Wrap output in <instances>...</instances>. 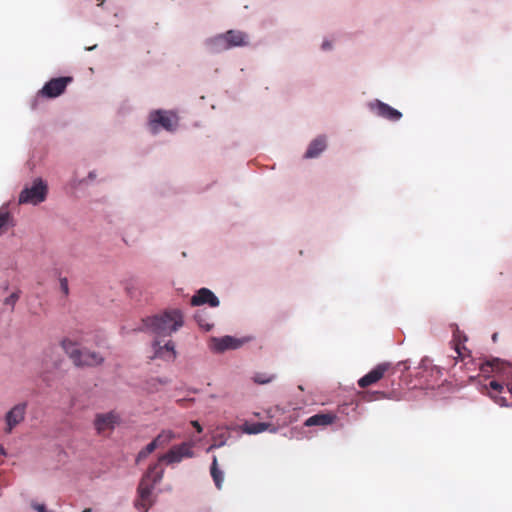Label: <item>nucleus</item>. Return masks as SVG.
<instances>
[{
  "mask_svg": "<svg viewBox=\"0 0 512 512\" xmlns=\"http://www.w3.org/2000/svg\"><path fill=\"white\" fill-rule=\"evenodd\" d=\"M192 448L193 443L191 442H183L179 445H175L167 453L161 455L157 463L149 466L137 489V499L134 503L137 510L148 512L149 508L154 503L152 491L164 475V469L160 467V463L165 462L167 465H170L179 463L184 458H192L194 457Z\"/></svg>",
  "mask_w": 512,
  "mask_h": 512,
  "instance_id": "1",
  "label": "nucleus"
},
{
  "mask_svg": "<svg viewBox=\"0 0 512 512\" xmlns=\"http://www.w3.org/2000/svg\"><path fill=\"white\" fill-rule=\"evenodd\" d=\"M489 365L496 373L497 379L489 382V396L500 406L512 404V365L499 359Z\"/></svg>",
  "mask_w": 512,
  "mask_h": 512,
  "instance_id": "2",
  "label": "nucleus"
},
{
  "mask_svg": "<svg viewBox=\"0 0 512 512\" xmlns=\"http://www.w3.org/2000/svg\"><path fill=\"white\" fill-rule=\"evenodd\" d=\"M143 328L157 336H169L184 324L183 314L179 309L166 310L161 314L147 317L142 320Z\"/></svg>",
  "mask_w": 512,
  "mask_h": 512,
  "instance_id": "3",
  "label": "nucleus"
},
{
  "mask_svg": "<svg viewBox=\"0 0 512 512\" xmlns=\"http://www.w3.org/2000/svg\"><path fill=\"white\" fill-rule=\"evenodd\" d=\"M61 347L75 366L93 367L101 365L104 358L95 351L81 348V343L74 338L66 337L61 341Z\"/></svg>",
  "mask_w": 512,
  "mask_h": 512,
  "instance_id": "4",
  "label": "nucleus"
},
{
  "mask_svg": "<svg viewBox=\"0 0 512 512\" xmlns=\"http://www.w3.org/2000/svg\"><path fill=\"white\" fill-rule=\"evenodd\" d=\"M47 190L44 181L36 179L31 187H26L20 192L19 203L37 205L46 199Z\"/></svg>",
  "mask_w": 512,
  "mask_h": 512,
  "instance_id": "5",
  "label": "nucleus"
},
{
  "mask_svg": "<svg viewBox=\"0 0 512 512\" xmlns=\"http://www.w3.org/2000/svg\"><path fill=\"white\" fill-rule=\"evenodd\" d=\"M368 110L377 117L384 118L389 121H399L402 113L378 99H374L367 103Z\"/></svg>",
  "mask_w": 512,
  "mask_h": 512,
  "instance_id": "6",
  "label": "nucleus"
},
{
  "mask_svg": "<svg viewBox=\"0 0 512 512\" xmlns=\"http://www.w3.org/2000/svg\"><path fill=\"white\" fill-rule=\"evenodd\" d=\"M73 81L72 77H58L49 80L39 91V94L46 98H56L64 93L69 83Z\"/></svg>",
  "mask_w": 512,
  "mask_h": 512,
  "instance_id": "7",
  "label": "nucleus"
},
{
  "mask_svg": "<svg viewBox=\"0 0 512 512\" xmlns=\"http://www.w3.org/2000/svg\"><path fill=\"white\" fill-rule=\"evenodd\" d=\"M26 403H19L12 407L5 415V433L10 434L13 429L25 419Z\"/></svg>",
  "mask_w": 512,
  "mask_h": 512,
  "instance_id": "8",
  "label": "nucleus"
},
{
  "mask_svg": "<svg viewBox=\"0 0 512 512\" xmlns=\"http://www.w3.org/2000/svg\"><path fill=\"white\" fill-rule=\"evenodd\" d=\"M328 147V136L325 134L317 135L313 138L304 153L305 159H316L320 157Z\"/></svg>",
  "mask_w": 512,
  "mask_h": 512,
  "instance_id": "9",
  "label": "nucleus"
},
{
  "mask_svg": "<svg viewBox=\"0 0 512 512\" xmlns=\"http://www.w3.org/2000/svg\"><path fill=\"white\" fill-rule=\"evenodd\" d=\"M119 421L120 417L114 411L97 414L94 420V427L97 430L98 434H101L106 430H113L115 425H117Z\"/></svg>",
  "mask_w": 512,
  "mask_h": 512,
  "instance_id": "10",
  "label": "nucleus"
},
{
  "mask_svg": "<svg viewBox=\"0 0 512 512\" xmlns=\"http://www.w3.org/2000/svg\"><path fill=\"white\" fill-rule=\"evenodd\" d=\"M150 122H151V125L159 124L164 129H166L168 131L173 130L175 128V126L177 125V120H176L175 115H173L172 113H167V112H163L160 110L151 113Z\"/></svg>",
  "mask_w": 512,
  "mask_h": 512,
  "instance_id": "11",
  "label": "nucleus"
},
{
  "mask_svg": "<svg viewBox=\"0 0 512 512\" xmlns=\"http://www.w3.org/2000/svg\"><path fill=\"white\" fill-rule=\"evenodd\" d=\"M219 299L215 296V294L207 289L201 288L197 291V293L191 298L192 306H200L203 304H209L211 307L219 306Z\"/></svg>",
  "mask_w": 512,
  "mask_h": 512,
  "instance_id": "12",
  "label": "nucleus"
},
{
  "mask_svg": "<svg viewBox=\"0 0 512 512\" xmlns=\"http://www.w3.org/2000/svg\"><path fill=\"white\" fill-rule=\"evenodd\" d=\"M154 355L152 358H160L166 361H173L176 357L175 347L172 341H168L161 345L160 341L155 340L153 343Z\"/></svg>",
  "mask_w": 512,
  "mask_h": 512,
  "instance_id": "13",
  "label": "nucleus"
},
{
  "mask_svg": "<svg viewBox=\"0 0 512 512\" xmlns=\"http://www.w3.org/2000/svg\"><path fill=\"white\" fill-rule=\"evenodd\" d=\"M229 49L233 47L246 46L249 43V37L245 32L238 30H228L223 33Z\"/></svg>",
  "mask_w": 512,
  "mask_h": 512,
  "instance_id": "14",
  "label": "nucleus"
},
{
  "mask_svg": "<svg viewBox=\"0 0 512 512\" xmlns=\"http://www.w3.org/2000/svg\"><path fill=\"white\" fill-rule=\"evenodd\" d=\"M388 369V364H380L377 367H375L373 370H371L368 374L363 376L359 379L358 384L360 387L365 388L371 384L376 383L379 381L385 371Z\"/></svg>",
  "mask_w": 512,
  "mask_h": 512,
  "instance_id": "15",
  "label": "nucleus"
},
{
  "mask_svg": "<svg viewBox=\"0 0 512 512\" xmlns=\"http://www.w3.org/2000/svg\"><path fill=\"white\" fill-rule=\"evenodd\" d=\"M212 348L217 352H224L230 349H237L241 346L242 342L231 336H224L222 338H213Z\"/></svg>",
  "mask_w": 512,
  "mask_h": 512,
  "instance_id": "16",
  "label": "nucleus"
},
{
  "mask_svg": "<svg viewBox=\"0 0 512 512\" xmlns=\"http://www.w3.org/2000/svg\"><path fill=\"white\" fill-rule=\"evenodd\" d=\"M206 46L211 53H219L229 49L224 34H218L206 41Z\"/></svg>",
  "mask_w": 512,
  "mask_h": 512,
  "instance_id": "17",
  "label": "nucleus"
},
{
  "mask_svg": "<svg viewBox=\"0 0 512 512\" xmlns=\"http://www.w3.org/2000/svg\"><path fill=\"white\" fill-rule=\"evenodd\" d=\"M335 420V416L331 414H317L308 418L305 422L306 426H326L332 424Z\"/></svg>",
  "mask_w": 512,
  "mask_h": 512,
  "instance_id": "18",
  "label": "nucleus"
},
{
  "mask_svg": "<svg viewBox=\"0 0 512 512\" xmlns=\"http://www.w3.org/2000/svg\"><path fill=\"white\" fill-rule=\"evenodd\" d=\"M210 473L217 489H221L224 481V473L218 468L216 456H213Z\"/></svg>",
  "mask_w": 512,
  "mask_h": 512,
  "instance_id": "19",
  "label": "nucleus"
},
{
  "mask_svg": "<svg viewBox=\"0 0 512 512\" xmlns=\"http://www.w3.org/2000/svg\"><path fill=\"white\" fill-rule=\"evenodd\" d=\"M175 438L176 435L173 431L163 430L152 442L155 444L156 448L165 447Z\"/></svg>",
  "mask_w": 512,
  "mask_h": 512,
  "instance_id": "20",
  "label": "nucleus"
},
{
  "mask_svg": "<svg viewBox=\"0 0 512 512\" xmlns=\"http://www.w3.org/2000/svg\"><path fill=\"white\" fill-rule=\"evenodd\" d=\"M270 426L268 423H245L242 430L247 434H258L267 430Z\"/></svg>",
  "mask_w": 512,
  "mask_h": 512,
  "instance_id": "21",
  "label": "nucleus"
},
{
  "mask_svg": "<svg viewBox=\"0 0 512 512\" xmlns=\"http://www.w3.org/2000/svg\"><path fill=\"white\" fill-rule=\"evenodd\" d=\"M14 225V219L10 211L7 208L2 207L0 209V229Z\"/></svg>",
  "mask_w": 512,
  "mask_h": 512,
  "instance_id": "22",
  "label": "nucleus"
},
{
  "mask_svg": "<svg viewBox=\"0 0 512 512\" xmlns=\"http://www.w3.org/2000/svg\"><path fill=\"white\" fill-rule=\"evenodd\" d=\"M252 379L254 383L263 385L272 382L275 379V376L267 373L258 372L254 374Z\"/></svg>",
  "mask_w": 512,
  "mask_h": 512,
  "instance_id": "23",
  "label": "nucleus"
},
{
  "mask_svg": "<svg viewBox=\"0 0 512 512\" xmlns=\"http://www.w3.org/2000/svg\"><path fill=\"white\" fill-rule=\"evenodd\" d=\"M19 298H20V291L19 290L14 291L13 293H11L8 297H6L4 299V305L10 306L11 310H13L14 306L17 303V301L19 300Z\"/></svg>",
  "mask_w": 512,
  "mask_h": 512,
  "instance_id": "24",
  "label": "nucleus"
},
{
  "mask_svg": "<svg viewBox=\"0 0 512 512\" xmlns=\"http://www.w3.org/2000/svg\"><path fill=\"white\" fill-rule=\"evenodd\" d=\"M156 449V446L153 442H150L144 449H142L136 458V461L139 462L142 459H145L150 453H152Z\"/></svg>",
  "mask_w": 512,
  "mask_h": 512,
  "instance_id": "25",
  "label": "nucleus"
},
{
  "mask_svg": "<svg viewBox=\"0 0 512 512\" xmlns=\"http://www.w3.org/2000/svg\"><path fill=\"white\" fill-rule=\"evenodd\" d=\"M60 288L65 295L69 293L68 280L66 278L60 279Z\"/></svg>",
  "mask_w": 512,
  "mask_h": 512,
  "instance_id": "26",
  "label": "nucleus"
},
{
  "mask_svg": "<svg viewBox=\"0 0 512 512\" xmlns=\"http://www.w3.org/2000/svg\"><path fill=\"white\" fill-rule=\"evenodd\" d=\"M332 46H333L332 41H331V40H328V39L324 40V41L322 42V44H321V48H322V50H324V51L331 50V49H332Z\"/></svg>",
  "mask_w": 512,
  "mask_h": 512,
  "instance_id": "27",
  "label": "nucleus"
},
{
  "mask_svg": "<svg viewBox=\"0 0 512 512\" xmlns=\"http://www.w3.org/2000/svg\"><path fill=\"white\" fill-rule=\"evenodd\" d=\"M191 424L197 430V432H202V426L198 421H192Z\"/></svg>",
  "mask_w": 512,
  "mask_h": 512,
  "instance_id": "28",
  "label": "nucleus"
},
{
  "mask_svg": "<svg viewBox=\"0 0 512 512\" xmlns=\"http://www.w3.org/2000/svg\"><path fill=\"white\" fill-rule=\"evenodd\" d=\"M0 454L3 456L7 455V452L2 444H0Z\"/></svg>",
  "mask_w": 512,
  "mask_h": 512,
  "instance_id": "29",
  "label": "nucleus"
},
{
  "mask_svg": "<svg viewBox=\"0 0 512 512\" xmlns=\"http://www.w3.org/2000/svg\"><path fill=\"white\" fill-rule=\"evenodd\" d=\"M216 447H218V445H216V444H212V445L207 449V451H211L212 449H214V448H216Z\"/></svg>",
  "mask_w": 512,
  "mask_h": 512,
  "instance_id": "30",
  "label": "nucleus"
},
{
  "mask_svg": "<svg viewBox=\"0 0 512 512\" xmlns=\"http://www.w3.org/2000/svg\"><path fill=\"white\" fill-rule=\"evenodd\" d=\"M82 512H91V509H84Z\"/></svg>",
  "mask_w": 512,
  "mask_h": 512,
  "instance_id": "31",
  "label": "nucleus"
},
{
  "mask_svg": "<svg viewBox=\"0 0 512 512\" xmlns=\"http://www.w3.org/2000/svg\"><path fill=\"white\" fill-rule=\"evenodd\" d=\"M89 177H90V178H93V177H94V174H93V173H90V174H89Z\"/></svg>",
  "mask_w": 512,
  "mask_h": 512,
  "instance_id": "32",
  "label": "nucleus"
},
{
  "mask_svg": "<svg viewBox=\"0 0 512 512\" xmlns=\"http://www.w3.org/2000/svg\"><path fill=\"white\" fill-rule=\"evenodd\" d=\"M493 340H497L496 334L493 335Z\"/></svg>",
  "mask_w": 512,
  "mask_h": 512,
  "instance_id": "33",
  "label": "nucleus"
}]
</instances>
